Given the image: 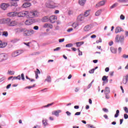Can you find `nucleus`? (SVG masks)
Masks as SVG:
<instances>
[{"instance_id":"1","label":"nucleus","mask_w":128,"mask_h":128,"mask_svg":"<svg viewBox=\"0 0 128 128\" xmlns=\"http://www.w3.org/2000/svg\"><path fill=\"white\" fill-rule=\"evenodd\" d=\"M38 13L36 11H30V12H28L27 18H32L38 16Z\"/></svg>"},{"instance_id":"2","label":"nucleus","mask_w":128,"mask_h":128,"mask_svg":"<svg viewBox=\"0 0 128 128\" xmlns=\"http://www.w3.org/2000/svg\"><path fill=\"white\" fill-rule=\"evenodd\" d=\"M46 6L49 8H56L58 6L54 2L50 1L46 4Z\"/></svg>"},{"instance_id":"3","label":"nucleus","mask_w":128,"mask_h":128,"mask_svg":"<svg viewBox=\"0 0 128 128\" xmlns=\"http://www.w3.org/2000/svg\"><path fill=\"white\" fill-rule=\"evenodd\" d=\"M6 24H7L8 26H15L18 24V22H16V21L12 20L10 19L7 18Z\"/></svg>"},{"instance_id":"4","label":"nucleus","mask_w":128,"mask_h":128,"mask_svg":"<svg viewBox=\"0 0 128 128\" xmlns=\"http://www.w3.org/2000/svg\"><path fill=\"white\" fill-rule=\"evenodd\" d=\"M28 14V11H22L21 12H17V16L19 18H22L26 16Z\"/></svg>"},{"instance_id":"5","label":"nucleus","mask_w":128,"mask_h":128,"mask_svg":"<svg viewBox=\"0 0 128 128\" xmlns=\"http://www.w3.org/2000/svg\"><path fill=\"white\" fill-rule=\"evenodd\" d=\"M22 54V50H16L12 53V58H16V56H20V54Z\"/></svg>"},{"instance_id":"6","label":"nucleus","mask_w":128,"mask_h":128,"mask_svg":"<svg viewBox=\"0 0 128 128\" xmlns=\"http://www.w3.org/2000/svg\"><path fill=\"white\" fill-rule=\"evenodd\" d=\"M8 60V56L4 54H0V62Z\"/></svg>"},{"instance_id":"7","label":"nucleus","mask_w":128,"mask_h":128,"mask_svg":"<svg viewBox=\"0 0 128 128\" xmlns=\"http://www.w3.org/2000/svg\"><path fill=\"white\" fill-rule=\"evenodd\" d=\"M8 6H10V5L6 3H2L0 6L1 8L4 10H6Z\"/></svg>"},{"instance_id":"8","label":"nucleus","mask_w":128,"mask_h":128,"mask_svg":"<svg viewBox=\"0 0 128 128\" xmlns=\"http://www.w3.org/2000/svg\"><path fill=\"white\" fill-rule=\"evenodd\" d=\"M106 4V1L102 0L99 2L98 4H96L95 7L96 8H100V6H104Z\"/></svg>"},{"instance_id":"9","label":"nucleus","mask_w":128,"mask_h":128,"mask_svg":"<svg viewBox=\"0 0 128 128\" xmlns=\"http://www.w3.org/2000/svg\"><path fill=\"white\" fill-rule=\"evenodd\" d=\"M49 20H50V22L52 24H54V22H56V16H50Z\"/></svg>"},{"instance_id":"10","label":"nucleus","mask_w":128,"mask_h":128,"mask_svg":"<svg viewBox=\"0 0 128 128\" xmlns=\"http://www.w3.org/2000/svg\"><path fill=\"white\" fill-rule=\"evenodd\" d=\"M62 112L61 110H57L52 112V116H60V113Z\"/></svg>"},{"instance_id":"11","label":"nucleus","mask_w":128,"mask_h":128,"mask_svg":"<svg viewBox=\"0 0 128 128\" xmlns=\"http://www.w3.org/2000/svg\"><path fill=\"white\" fill-rule=\"evenodd\" d=\"M20 0H10L11 6H18V2H18Z\"/></svg>"},{"instance_id":"12","label":"nucleus","mask_w":128,"mask_h":128,"mask_svg":"<svg viewBox=\"0 0 128 128\" xmlns=\"http://www.w3.org/2000/svg\"><path fill=\"white\" fill-rule=\"evenodd\" d=\"M34 24L32 19H28L25 22V24H26V26H30V24Z\"/></svg>"},{"instance_id":"13","label":"nucleus","mask_w":128,"mask_h":128,"mask_svg":"<svg viewBox=\"0 0 128 128\" xmlns=\"http://www.w3.org/2000/svg\"><path fill=\"white\" fill-rule=\"evenodd\" d=\"M43 28H52V24H50V23H46L44 26Z\"/></svg>"},{"instance_id":"14","label":"nucleus","mask_w":128,"mask_h":128,"mask_svg":"<svg viewBox=\"0 0 128 128\" xmlns=\"http://www.w3.org/2000/svg\"><path fill=\"white\" fill-rule=\"evenodd\" d=\"M124 32V29L120 26L116 27L115 30L116 34H118V32Z\"/></svg>"},{"instance_id":"15","label":"nucleus","mask_w":128,"mask_h":128,"mask_svg":"<svg viewBox=\"0 0 128 128\" xmlns=\"http://www.w3.org/2000/svg\"><path fill=\"white\" fill-rule=\"evenodd\" d=\"M8 16H18V12H10L8 14Z\"/></svg>"},{"instance_id":"16","label":"nucleus","mask_w":128,"mask_h":128,"mask_svg":"<svg viewBox=\"0 0 128 128\" xmlns=\"http://www.w3.org/2000/svg\"><path fill=\"white\" fill-rule=\"evenodd\" d=\"M91 28L92 26L90 25H86L84 27V32H88Z\"/></svg>"},{"instance_id":"17","label":"nucleus","mask_w":128,"mask_h":128,"mask_svg":"<svg viewBox=\"0 0 128 128\" xmlns=\"http://www.w3.org/2000/svg\"><path fill=\"white\" fill-rule=\"evenodd\" d=\"M128 80V74H126V76H124L123 78V84H126Z\"/></svg>"},{"instance_id":"18","label":"nucleus","mask_w":128,"mask_h":128,"mask_svg":"<svg viewBox=\"0 0 128 128\" xmlns=\"http://www.w3.org/2000/svg\"><path fill=\"white\" fill-rule=\"evenodd\" d=\"M108 76H104L102 78V80H103V82H105V84H106V82H108Z\"/></svg>"},{"instance_id":"19","label":"nucleus","mask_w":128,"mask_h":128,"mask_svg":"<svg viewBox=\"0 0 128 128\" xmlns=\"http://www.w3.org/2000/svg\"><path fill=\"white\" fill-rule=\"evenodd\" d=\"M32 6V4L30 2H25L22 5V8H30Z\"/></svg>"},{"instance_id":"20","label":"nucleus","mask_w":128,"mask_h":128,"mask_svg":"<svg viewBox=\"0 0 128 128\" xmlns=\"http://www.w3.org/2000/svg\"><path fill=\"white\" fill-rule=\"evenodd\" d=\"M7 18H2L0 19V24H6Z\"/></svg>"},{"instance_id":"21","label":"nucleus","mask_w":128,"mask_h":128,"mask_svg":"<svg viewBox=\"0 0 128 128\" xmlns=\"http://www.w3.org/2000/svg\"><path fill=\"white\" fill-rule=\"evenodd\" d=\"M86 2V0H79L78 4L80 6H84Z\"/></svg>"},{"instance_id":"22","label":"nucleus","mask_w":128,"mask_h":128,"mask_svg":"<svg viewBox=\"0 0 128 128\" xmlns=\"http://www.w3.org/2000/svg\"><path fill=\"white\" fill-rule=\"evenodd\" d=\"M78 20H79L80 22H82V20H84V16L80 15L78 16Z\"/></svg>"},{"instance_id":"23","label":"nucleus","mask_w":128,"mask_h":128,"mask_svg":"<svg viewBox=\"0 0 128 128\" xmlns=\"http://www.w3.org/2000/svg\"><path fill=\"white\" fill-rule=\"evenodd\" d=\"M110 91V88L108 87H106L104 90V94H108Z\"/></svg>"},{"instance_id":"24","label":"nucleus","mask_w":128,"mask_h":128,"mask_svg":"<svg viewBox=\"0 0 128 128\" xmlns=\"http://www.w3.org/2000/svg\"><path fill=\"white\" fill-rule=\"evenodd\" d=\"M6 43H2V42L0 43V48H6Z\"/></svg>"},{"instance_id":"25","label":"nucleus","mask_w":128,"mask_h":128,"mask_svg":"<svg viewBox=\"0 0 128 128\" xmlns=\"http://www.w3.org/2000/svg\"><path fill=\"white\" fill-rule=\"evenodd\" d=\"M38 74H40V70L37 68L36 72H35L36 78H38Z\"/></svg>"},{"instance_id":"26","label":"nucleus","mask_w":128,"mask_h":128,"mask_svg":"<svg viewBox=\"0 0 128 128\" xmlns=\"http://www.w3.org/2000/svg\"><path fill=\"white\" fill-rule=\"evenodd\" d=\"M110 50L112 54H116V48H114V47H111Z\"/></svg>"},{"instance_id":"27","label":"nucleus","mask_w":128,"mask_h":128,"mask_svg":"<svg viewBox=\"0 0 128 128\" xmlns=\"http://www.w3.org/2000/svg\"><path fill=\"white\" fill-rule=\"evenodd\" d=\"M42 124H44V126H48V120H42Z\"/></svg>"},{"instance_id":"28","label":"nucleus","mask_w":128,"mask_h":128,"mask_svg":"<svg viewBox=\"0 0 128 128\" xmlns=\"http://www.w3.org/2000/svg\"><path fill=\"white\" fill-rule=\"evenodd\" d=\"M45 82H51L52 78H50V76H47V78L45 80Z\"/></svg>"},{"instance_id":"29","label":"nucleus","mask_w":128,"mask_h":128,"mask_svg":"<svg viewBox=\"0 0 128 128\" xmlns=\"http://www.w3.org/2000/svg\"><path fill=\"white\" fill-rule=\"evenodd\" d=\"M84 44V42H76V46L78 48L80 46Z\"/></svg>"},{"instance_id":"30","label":"nucleus","mask_w":128,"mask_h":128,"mask_svg":"<svg viewBox=\"0 0 128 128\" xmlns=\"http://www.w3.org/2000/svg\"><path fill=\"white\" fill-rule=\"evenodd\" d=\"M102 13V10H98L96 13H95V16H98Z\"/></svg>"},{"instance_id":"31","label":"nucleus","mask_w":128,"mask_h":128,"mask_svg":"<svg viewBox=\"0 0 128 128\" xmlns=\"http://www.w3.org/2000/svg\"><path fill=\"white\" fill-rule=\"evenodd\" d=\"M42 22H48V16H44L42 18Z\"/></svg>"},{"instance_id":"32","label":"nucleus","mask_w":128,"mask_h":128,"mask_svg":"<svg viewBox=\"0 0 128 128\" xmlns=\"http://www.w3.org/2000/svg\"><path fill=\"white\" fill-rule=\"evenodd\" d=\"M120 116V110H116V114H114V118H118Z\"/></svg>"},{"instance_id":"33","label":"nucleus","mask_w":128,"mask_h":128,"mask_svg":"<svg viewBox=\"0 0 128 128\" xmlns=\"http://www.w3.org/2000/svg\"><path fill=\"white\" fill-rule=\"evenodd\" d=\"M90 14V10H86L84 12V16H88V15Z\"/></svg>"},{"instance_id":"34","label":"nucleus","mask_w":128,"mask_h":128,"mask_svg":"<svg viewBox=\"0 0 128 128\" xmlns=\"http://www.w3.org/2000/svg\"><path fill=\"white\" fill-rule=\"evenodd\" d=\"M72 28H77V26H78V23H74L72 24Z\"/></svg>"},{"instance_id":"35","label":"nucleus","mask_w":128,"mask_h":128,"mask_svg":"<svg viewBox=\"0 0 128 128\" xmlns=\"http://www.w3.org/2000/svg\"><path fill=\"white\" fill-rule=\"evenodd\" d=\"M119 38L120 42H124V34L121 35Z\"/></svg>"},{"instance_id":"36","label":"nucleus","mask_w":128,"mask_h":128,"mask_svg":"<svg viewBox=\"0 0 128 128\" xmlns=\"http://www.w3.org/2000/svg\"><path fill=\"white\" fill-rule=\"evenodd\" d=\"M119 38V36L118 35H116V42H120V38Z\"/></svg>"},{"instance_id":"37","label":"nucleus","mask_w":128,"mask_h":128,"mask_svg":"<svg viewBox=\"0 0 128 128\" xmlns=\"http://www.w3.org/2000/svg\"><path fill=\"white\" fill-rule=\"evenodd\" d=\"M13 80H20V75L13 77Z\"/></svg>"},{"instance_id":"38","label":"nucleus","mask_w":128,"mask_h":128,"mask_svg":"<svg viewBox=\"0 0 128 128\" xmlns=\"http://www.w3.org/2000/svg\"><path fill=\"white\" fill-rule=\"evenodd\" d=\"M116 6H118V3H115L113 5H112L110 8H116Z\"/></svg>"},{"instance_id":"39","label":"nucleus","mask_w":128,"mask_h":128,"mask_svg":"<svg viewBox=\"0 0 128 128\" xmlns=\"http://www.w3.org/2000/svg\"><path fill=\"white\" fill-rule=\"evenodd\" d=\"M2 36H8V32H4L2 33Z\"/></svg>"},{"instance_id":"40","label":"nucleus","mask_w":128,"mask_h":128,"mask_svg":"<svg viewBox=\"0 0 128 128\" xmlns=\"http://www.w3.org/2000/svg\"><path fill=\"white\" fill-rule=\"evenodd\" d=\"M34 86H36V84H34L32 86H28L27 87H26V88H34Z\"/></svg>"},{"instance_id":"41","label":"nucleus","mask_w":128,"mask_h":128,"mask_svg":"<svg viewBox=\"0 0 128 128\" xmlns=\"http://www.w3.org/2000/svg\"><path fill=\"white\" fill-rule=\"evenodd\" d=\"M72 44H66V48H72Z\"/></svg>"},{"instance_id":"42","label":"nucleus","mask_w":128,"mask_h":128,"mask_svg":"<svg viewBox=\"0 0 128 128\" xmlns=\"http://www.w3.org/2000/svg\"><path fill=\"white\" fill-rule=\"evenodd\" d=\"M119 2H126L128 0H118Z\"/></svg>"},{"instance_id":"43","label":"nucleus","mask_w":128,"mask_h":128,"mask_svg":"<svg viewBox=\"0 0 128 128\" xmlns=\"http://www.w3.org/2000/svg\"><path fill=\"white\" fill-rule=\"evenodd\" d=\"M52 104H54V102L49 104L48 105L44 106V108H48V106H52Z\"/></svg>"},{"instance_id":"44","label":"nucleus","mask_w":128,"mask_h":128,"mask_svg":"<svg viewBox=\"0 0 128 128\" xmlns=\"http://www.w3.org/2000/svg\"><path fill=\"white\" fill-rule=\"evenodd\" d=\"M124 110L125 112H126V114H128V108L124 107Z\"/></svg>"},{"instance_id":"45","label":"nucleus","mask_w":128,"mask_h":128,"mask_svg":"<svg viewBox=\"0 0 128 128\" xmlns=\"http://www.w3.org/2000/svg\"><path fill=\"white\" fill-rule=\"evenodd\" d=\"M102 110H104V112H108V110L106 109V108H103Z\"/></svg>"},{"instance_id":"46","label":"nucleus","mask_w":128,"mask_h":128,"mask_svg":"<svg viewBox=\"0 0 128 128\" xmlns=\"http://www.w3.org/2000/svg\"><path fill=\"white\" fill-rule=\"evenodd\" d=\"M78 56H82V52H80V48H78Z\"/></svg>"},{"instance_id":"47","label":"nucleus","mask_w":128,"mask_h":128,"mask_svg":"<svg viewBox=\"0 0 128 128\" xmlns=\"http://www.w3.org/2000/svg\"><path fill=\"white\" fill-rule=\"evenodd\" d=\"M95 69H92L90 70L89 71L90 74H94V72Z\"/></svg>"},{"instance_id":"48","label":"nucleus","mask_w":128,"mask_h":128,"mask_svg":"<svg viewBox=\"0 0 128 128\" xmlns=\"http://www.w3.org/2000/svg\"><path fill=\"white\" fill-rule=\"evenodd\" d=\"M74 30V29L72 28H68V30H67V32H72V30Z\"/></svg>"},{"instance_id":"49","label":"nucleus","mask_w":128,"mask_h":128,"mask_svg":"<svg viewBox=\"0 0 128 128\" xmlns=\"http://www.w3.org/2000/svg\"><path fill=\"white\" fill-rule=\"evenodd\" d=\"M106 96V98L107 100L110 99V95H108V94H105Z\"/></svg>"},{"instance_id":"50","label":"nucleus","mask_w":128,"mask_h":128,"mask_svg":"<svg viewBox=\"0 0 128 128\" xmlns=\"http://www.w3.org/2000/svg\"><path fill=\"white\" fill-rule=\"evenodd\" d=\"M60 50V48L58 47L54 49V52H56L58 50Z\"/></svg>"},{"instance_id":"51","label":"nucleus","mask_w":128,"mask_h":128,"mask_svg":"<svg viewBox=\"0 0 128 128\" xmlns=\"http://www.w3.org/2000/svg\"><path fill=\"white\" fill-rule=\"evenodd\" d=\"M120 20H124V16L123 14L120 15Z\"/></svg>"},{"instance_id":"52","label":"nucleus","mask_w":128,"mask_h":128,"mask_svg":"<svg viewBox=\"0 0 128 128\" xmlns=\"http://www.w3.org/2000/svg\"><path fill=\"white\" fill-rule=\"evenodd\" d=\"M124 118L125 120H126V118H128V115L126 114H124Z\"/></svg>"},{"instance_id":"53","label":"nucleus","mask_w":128,"mask_h":128,"mask_svg":"<svg viewBox=\"0 0 128 128\" xmlns=\"http://www.w3.org/2000/svg\"><path fill=\"white\" fill-rule=\"evenodd\" d=\"M21 78H22V80H24V74H22Z\"/></svg>"},{"instance_id":"54","label":"nucleus","mask_w":128,"mask_h":128,"mask_svg":"<svg viewBox=\"0 0 128 128\" xmlns=\"http://www.w3.org/2000/svg\"><path fill=\"white\" fill-rule=\"evenodd\" d=\"M8 72L10 74H14V72L12 71H8Z\"/></svg>"},{"instance_id":"55","label":"nucleus","mask_w":128,"mask_h":128,"mask_svg":"<svg viewBox=\"0 0 128 128\" xmlns=\"http://www.w3.org/2000/svg\"><path fill=\"white\" fill-rule=\"evenodd\" d=\"M96 42L97 44H98V43H100V42H102V38H99V40H96Z\"/></svg>"},{"instance_id":"56","label":"nucleus","mask_w":128,"mask_h":128,"mask_svg":"<svg viewBox=\"0 0 128 128\" xmlns=\"http://www.w3.org/2000/svg\"><path fill=\"white\" fill-rule=\"evenodd\" d=\"M114 71L110 72V76H114Z\"/></svg>"},{"instance_id":"57","label":"nucleus","mask_w":128,"mask_h":128,"mask_svg":"<svg viewBox=\"0 0 128 128\" xmlns=\"http://www.w3.org/2000/svg\"><path fill=\"white\" fill-rule=\"evenodd\" d=\"M64 42V38H62V39L59 40V42Z\"/></svg>"},{"instance_id":"58","label":"nucleus","mask_w":128,"mask_h":128,"mask_svg":"<svg viewBox=\"0 0 128 128\" xmlns=\"http://www.w3.org/2000/svg\"><path fill=\"white\" fill-rule=\"evenodd\" d=\"M6 80V78H2L0 79V82H4V80Z\"/></svg>"},{"instance_id":"59","label":"nucleus","mask_w":128,"mask_h":128,"mask_svg":"<svg viewBox=\"0 0 128 128\" xmlns=\"http://www.w3.org/2000/svg\"><path fill=\"white\" fill-rule=\"evenodd\" d=\"M80 112H76L74 116H80Z\"/></svg>"},{"instance_id":"60","label":"nucleus","mask_w":128,"mask_h":128,"mask_svg":"<svg viewBox=\"0 0 128 128\" xmlns=\"http://www.w3.org/2000/svg\"><path fill=\"white\" fill-rule=\"evenodd\" d=\"M92 82L90 84L88 85V88H90L92 86Z\"/></svg>"},{"instance_id":"61","label":"nucleus","mask_w":128,"mask_h":128,"mask_svg":"<svg viewBox=\"0 0 128 128\" xmlns=\"http://www.w3.org/2000/svg\"><path fill=\"white\" fill-rule=\"evenodd\" d=\"M109 70H110V68H109L107 67L105 68V71L106 72H109Z\"/></svg>"},{"instance_id":"62","label":"nucleus","mask_w":128,"mask_h":128,"mask_svg":"<svg viewBox=\"0 0 128 128\" xmlns=\"http://www.w3.org/2000/svg\"><path fill=\"white\" fill-rule=\"evenodd\" d=\"M34 28L36 30H38V26H34Z\"/></svg>"},{"instance_id":"63","label":"nucleus","mask_w":128,"mask_h":128,"mask_svg":"<svg viewBox=\"0 0 128 128\" xmlns=\"http://www.w3.org/2000/svg\"><path fill=\"white\" fill-rule=\"evenodd\" d=\"M123 58H128V55L124 54Z\"/></svg>"},{"instance_id":"64","label":"nucleus","mask_w":128,"mask_h":128,"mask_svg":"<svg viewBox=\"0 0 128 128\" xmlns=\"http://www.w3.org/2000/svg\"><path fill=\"white\" fill-rule=\"evenodd\" d=\"M125 35L126 36H128V31L125 32Z\"/></svg>"}]
</instances>
